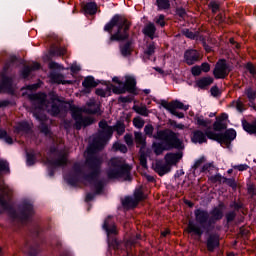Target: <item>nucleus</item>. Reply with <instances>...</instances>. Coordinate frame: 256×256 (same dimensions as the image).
<instances>
[{
  "label": "nucleus",
  "mask_w": 256,
  "mask_h": 256,
  "mask_svg": "<svg viewBox=\"0 0 256 256\" xmlns=\"http://www.w3.org/2000/svg\"><path fill=\"white\" fill-rule=\"evenodd\" d=\"M155 31H157V29L155 28V24L153 23L147 24L143 29L144 35H147V37H150V39H153Z\"/></svg>",
  "instance_id": "26"
},
{
  "label": "nucleus",
  "mask_w": 256,
  "mask_h": 256,
  "mask_svg": "<svg viewBox=\"0 0 256 256\" xmlns=\"http://www.w3.org/2000/svg\"><path fill=\"white\" fill-rule=\"evenodd\" d=\"M225 177L221 176L220 174H216L214 176H211L209 178V181H211V183H223V179Z\"/></svg>",
  "instance_id": "42"
},
{
  "label": "nucleus",
  "mask_w": 256,
  "mask_h": 256,
  "mask_svg": "<svg viewBox=\"0 0 256 256\" xmlns=\"http://www.w3.org/2000/svg\"><path fill=\"white\" fill-rule=\"evenodd\" d=\"M118 25V30L115 34H113L110 37V43L111 41H123L129 37V34L127 33L129 31V27H131V23L127 21V19L115 15L108 24L105 25L104 30L108 31V33H111L113 31V27Z\"/></svg>",
  "instance_id": "7"
},
{
  "label": "nucleus",
  "mask_w": 256,
  "mask_h": 256,
  "mask_svg": "<svg viewBox=\"0 0 256 256\" xmlns=\"http://www.w3.org/2000/svg\"><path fill=\"white\" fill-rule=\"evenodd\" d=\"M0 171H5L6 173H9V164L7 162L0 160Z\"/></svg>",
  "instance_id": "51"
},
{
  "label": "nucleus",
  "mask_w": 256,
  "mask_h": 256,
  "mask_svg": "<svg viewBox=\"0 0 256 256\" xmlns=\"http://www.w3.org/2000/svg\"><path fill=\"white\" fill-rule=\"evenodd\" d=\"M38 253H39V248L37 246L29 247V251H28L29 256H37Z\"/></svg>",
  "instance_id": "48"
},
{
  "label": "nucleus",
  "mask_w": 256,
  "mask_h": 256,
  "mask_svg": "<svg viewBox=\"0 0 256 256\" xmlns=\"http://www.w3.org/2000/svg\"><path fill=\"white\" fill-rule=\"evenodd\" d=\"M94 187L96 189V191H101L103 189V182L101 181H96L94 182Z\"/></svg>",
  "instance_id": "59"
},
{
  "label": "nucleus",
  "mask_w": 256,
  "mask_h": 256,
  "mask_svg": "<svg viewBox=\"0 0 256 256\" xmlns=\"http://www.w3.org/2000/svg\"><path fill=\"white\" fill-rule=\"evenodd\" d=\"M209 7H211L212 13H217V11H219V4H217V2H211Z\"/></svg>",
  "instance_id": "57"
},
{
  "label": "nucleus",
  "mask_w": 256,
  "mask_h": 256,
  "mask_svg": "<svg viewBox=\"0 0 256 256\" xmlns=\"http://www.w3.org/2000/svg\"><path fill=\"white\" fill-rule=\"evenodd\" d=\"M31 99L34 107L33 115L41 122L40 132L43 133L45 137H51V130L49 129V126L45 124L47 115H45L43 111H47L51 115H59L61 111V100L59 99V96L54 92H51L49 95L35 94Z\"/></svg>",
  "instance_id": "2"
},
{
  "label": "nucleus",
  "mask_w": 256,
  "mask_h": 256,
  "mask_svg": "<svg viewBox=\"0 0 256 256\" xmlns=\"http://www.w3.org/2000/svg\"><path fill=\"white\" fill-rule=\"evenodd\" d=\"M16 133H29L31 126L27 122L19 123L15 128Z\"/></svg>",
  "instance_id": "28"
},
{
  "label": "nucleus",
  "mask_w": 256,
  "mask_h": 256,
  "mask_svg": "<svg viewBox=\"0 0 256 256\" xmlns=\"http://www.w3.org/2000/svg\"><path fill=\"white\" fill-rule=\"evenodd\" d=\"M243 107H244L243 102H241V99H238V100L236 101V109H237L238 111L242 112L243 109H244Z\"/></svg>",
  "instance_id": "60"
},
{
  "label": "nucleus",
  "mask_w": 256,
  "mask_h": 256,
  "mask_svg": "<svg viewBox=\"0 0 256 256\" xmlns=\"http://www.w3.org/2000/svg\"><path fill=\"white\" fill-rule=\"evenodd\" d=\"M29 73H31V67L25 66L21 71L23 79H27L29 77Z\"/></svg>",
  "instance_id": "47"
},
{
  "label": "nucleus",
  "mask_w": 256,
  "mask_h": 256,
  "mask_svg": "<svg viewBox=\"0 0 256 256\" xmlns=\"http://www.w3.org/2000/svg\"><path fill=\"white\" fill-rule=\"evenodd\" d=\"M27 165H35V155L33 153H27Z\"/></svg>",
  "instance_id": "49"
},
{
  "label": "nucleus",
  "mask_w": 256,
  "mask_h": 256,
  "mask_svg": "<svg viewBox=\"0 0 256 256\" xmlns=\"http://www.w3.org/2000/svg\"><path fill=\"white\" fill-rule=\"evenodd\" d=\"M214 131H223L227 129V124L221 122V120H216L213 124Z\"/></svg>",
  "instance_id": "34"
},
{
  "label": "nucleus",
  "mask_w": 256,
  "mask_h": 256,
  "mask_svg": "<svg viewBox=\"0 0 256 256\" xmlns=\"http://www.w3.org/2000/svg\"><path fill=\"white\" fill-rule=\"evenodd\" d=\"M140 164L142 165V167H147V155H140Z\"/></svg>",
  "instance_id": "58"
},
{
  "label": "nucleus",
  "mask_w": 256,
  "mask_h": 256,
  "mask_svg": "<svg viewBox=\"0 0 256 256\" xmlns=\"http://www.w3.org/2000/svg\"><path fill=\"white\" fill-rule=\"evenodd\" d=\"M248 167L249 166H247L246 164H241V165L233 166V169H237L238 171H246Z\"/></svg>",
  "instance_id": "61"
},
{
  "label": "nucleus",
  "mask_w": 256,
  "mask_h": 256,
  "mask_svg": "<svg viewBox=\"0 0 256 256\" xmlns=\"http://www.w3.org/2000/svg\"><path fill=\"white\" fill-rule=\"evenodd\" d=\"M226 219L229 222L233 221L235 219V212H230L228 214H226Z\"/></svg>",
  "instance_id": "63"
},
{
  "label": "nucleus",
  "mask_w": 256,
  "mask_h": 256,
  "mask_svg": "<svg viewBox=\"0 0 256 256\" xmlns=\"http://www.w3.org/2000/svg\"><path fill=\"white\" fill-rule=\"evenodd\" d=\"M50 69H53V71L50 73V81L51 83H58L62 85H65V77L57 72L58 71H63V66L55 63V62H50L49 63Z\"/></svg>",
  "instance_id": "12"
},
{
  "label": "nucleus",
  "mask_w": 256,
  "mask_h": 256,
  "mask_svg": "<svg viewBox=\"0 0 256 256\" xmlns=\"http://www.w3.org/2000/svg\"><path fill=\"white\" fill-rule=\"evenodd\" d=\"M15 89H17V84H15L13 77L2 74V79L0 81V93H10L13 95V93H15Z\"/></svg>",
  "instance_id": "11"
},
{
  "label": "nucleus",
  "mask_w": 256,
  "mask_h": 256,
  "mask_svg": "<svg viewBox=\"0 0 256 256\" xmlns=\"http://www.w3.org/2000/svg\"><path fill=\"white\" fill-rule=\"evenodd\" d=\"M184 59L187 65H194V63H197V61H199V52H197L196 50H187L184 53Z\"/></svg>",
  "instance_id": "20"
},
{
  "label": "nucleus",
  "mask_w": 256,
  "mask_h": 256,
  "mask_svg": "<svg viewBox=\"0 0 256 256\" xmlns=\"http://www.w3.org/2000/svg\"><path fill=\"white\" fill-rule=\"evenodd\" d=\"M133 124L137 127V129H143V127L145 125V120H143L141 118H134Z\"/></svg>",
  "instance_id": "43"
},
{
  "label": "nucleus",
  "mask_w": 256,
  "mask_h": 256,
  "mask_svg": "<svg viewBox=\"0 0 256 256\" xmlns=\"http://www.w3.org/2000/svg\"><path fill=\"white\" fill-rule=\"evenodd\" d=\"M195 121L200 127H209L211 125V120H205L201 116H196Z\"/></svg>",
  "instance_id": "33"
},
{
  "label": "nucleus",
  "mask_w": 256,
  "mask_h": 256,
  "mask_svg": "<svg viewBox=\"0 0 256 256\" xmlns=\"http://www.w3.org/2000/svg\"><path fill=\"white\" fill-rule=\"evenodd\" d=\"M70 71L71 73H73V75L79 73V71H81V66L77 65V64H72L70 67Z\"/></svg>",
  "instance_id": "55"
},
{
  "label": "nucleus",
  "mask_w": 256,
  "mask_h": 256,
  "mask_svg": "<svg viewBox=\"0 0 256 256\" xmlns=\"http://www.w3.org/2000/svg\"><path fill=\"white\" fill-rule=\"evenodd\" d=\"M122 205L130 209L131 207L133 208L136 205H139V202L135 198L126 197L125 199L122 200Z\"/></svg>",
  "instance_id": "29"
},
{
  "label": "nucleus",
  "mask_w": 256,
  "mask_h": 256,
  "mask_svg": "<svg viewBox=\"0 0 256 256\" xmlns=\"http://www.w3.org/2000/svg\"><path fill=\"white\" fill-rule=\"evenodd\" d=\"M177 15H179V17H185V15H187V12L185 11L184 8H178Z\"/></svg>",
  "instance_id": "64"
},
{
  "label": "nucleus",
  "mask_w": 256,
  "mask_h": 256,
  "mask_svg": "<svg viewBox=\"0 0 256 256\" xmlns=\"http://www.w3.org/2000/svg\"><path fill=\"white\" fill-rule=\"evenodd\" d=\"M207 137L212 141H217L220 145H226V147H229V145H231V141L237 137V132L233 129H229L226 130L225 133L217 134L213 131H206V133H203L201 130H196L192 133L191 141L192 143H207Z\"/></svg>",
  "instance_id": "4"
},
{
  "label": "nucleus",
  "mask_w": 256,
  "mask_h": 256,
  "mask_svg": "<svg viewBox=\"0 0 256 256\" xmlns=\"http://www.w3.org/2000/svg\"><path fill=\"white\" fill-rule=\"evenodd\" d=\"M209 215H210L209 225H215L217 221H221V219H223V204H219L218 207L210 211Z\"/></svg>",
  "instance_id": "16"
},
{
  "label": "nucleus",
  "mask_w": 256,
  "mask_h": 256,
  "mask_svg": "<svg viewBox=\"0 0 256 256\" xmlns=\"http://www.w3.org/2000/svg\"><path fill=\"white\" fill-rule=\"evenodd\" d=\"M195 221H189L187 226V233L192 237H203V233H205V225H209L210 214L207 210H203L201 208L196 209L194 211Z\"/></svg>",
  "instance_id": "5"
},
{
  "label": "nucleus",
  "mask_w": 256,
  "mask_h": 256,
  "mask_svg": "<svg viewBox=\"0 0 256 256\" xmlns=\"http://www.w3.org/2000/svg\"><path fill=\"white\" fill-rule=\"evenodd\" d=\"M135 143L136 145H140L141 146V150L143 151V149H145V138L143 137V134L141 132H135Z\"/></svg>",
  "instance_id": "30"
},
{
  "label": "nucleus",
  "mask_w": 256,
  "mask_h": 256,
  "mask_svg": "<svg viewBox=\"0 0 256 256\" xmlns=\"http://www.w3.org/2000/svg\"><path fill=\"white\" fill-rule=\"evenodd\" d=\"M191 73L194 75V77H199V75H201V66L192 67Z\"/></svg>",
  "instance_id": "50"
},
{
  "label": "nucleus",
  "mask_w": 256,
  "mask_h": 256,
  "mask_svg": "<svg viewBox=\"0 0 256 256\" xmlns=\"http://www.w3.org/2000/svg\"><path fill=\"white\" fill-rule=\"evenodd\" d=\"M155 128H153V125L148 124L144 127V133L145 135H148V137H153V131Z\"/></svg>",
  "instance_id": "45"
},
{
  "label": "nucleus",
  "mask_w": 256,
  "mask_h": 256,
  "mask_svg": "<svg viewBox=\"0 0 256 256\" xmlns=\"http://www.w3.org/2000/svg\"><path fill=\"white\" fill-rule=\"evenodd\" d=\"M206 245H207L208 251L213 253L215 249L219 247V235L211 234L207 239Z\"/></svg>",
  "instance_id": "21"
},
{
  "label": "nucleus",
  "mask_w": 256,
  "mask_h": 256,
  "mask_svg": "<svg viewBox=\"0 0 256 256\" xmlns=\"http://www.w3.org/2000/svg\"><path fill=\"white\" fill-rule=\"evenodd\" d=\"M161 105L162 107H164V109H167V111H169L172 115H175L179 119H183V117H185V114H183V112H177V109H183L184 111H187V109H189V107L185 106V104H183L179 100H175L172 102L162 101Z\"/></svg>",
  "instance_id": "9"
},
{
  "label": "nucleus",
  "mask_w": 256,
  "mask_h": 256,
  "mask_svg": "<svg viewBox=\"0 0 256 256\" xmlns=\"http://www.w3.org/2000/svg\"><path fill=\"white\" fill-rule=\"evenodd\" d=\"M181 159H183L182 151H178L176 153L170 152L164 156L165 163H167L170 166V168L173 167V165H177V163H179Z\"/></svg>",
  "instance_id": "15"
},
{
  "label": "nucleus",
  "mask_w": 256,
  "mask_h": 256,
  "mask_svg": "<svg viewBox=\"0 0 256 256\" xmlns=\"http://www.w3.org/2000/svg\"><path fill=\"white\" fill-rule=\"evenodd\" d=\"M137 85V82L135 81V78L131 76H126L125 83L123 84L122 87H117V86H111L112 91L116 95H123V93H135V87Z\"/></svg>",
  "instance_id": "10"
},
{
  "label": "nucleus",
  "mask_w": 256,
  "mask_h": 256,
  "mask_svg": "<svg viewBox=\"0 0 256 256\" xmlns=\"http://www.w3.org/2000/svg\"><path fill=\"white\" fill-rule=\"evenodd\" d=\"M5 139L6 143H9L11 145L13 143V139L9 136H7V132L5 130H0V139Z\"/></svg>",
  "instance_id": "44"
},
{
  "label": "nucleus",
  "mask_w": 256,
  "mask_h": 256,
  "mask_svg": "<svg viewBox=\"0 0 256 256\" xmlns=\"http://www.w3.org/2000/svg\"><path fill=\"white\" fill-rule=\"evenodd\" d=\"M50 151L52 153H58L59 157L55 161L48 160V165H50L51 167H60V165H63V163H65V152H60L55 147L50 148Z\"/></svg>",
  "instance_id": "19"
},
{
  "label": "nucleus",
  "mask_w": 256,
  "mask_h": 256,
  "mask_svg": "<svg viewBox=\"0 0 256 256\" xmlns=\"http://www.w3.org/2000/svg\"><path fill=\"white\" fill-rule=\"evenodd\" d=\"M84 113H88L89 115H95L99 111H101V105L95 102L94 99H90L83 108Z\"/></svg>",
  "instance_id": "18"
},
{
  "label": "nucleus",
  "mask_w": 256,
  "mask_h": 256,
  "mask_svg": "<svg viewBox=\"0 0 256 256\" xmlns=\"http://www.w3.org/2000/svg\"><path fill=\"white\" fill-rule=\"evenodd\" d=\"M97 85L95 82V78L93 76H88L82 82V86L84 87L83 93H91V89H93Z\"/></svg>",
  "instance_id": "23"
},
{
  "label": "nucleus",
  "mask_w": 256,
  "mask_h": 256,
  "mask_svg": "<svg viewBox=\"0 0 256 256\" xmlns=\"http://www.w3.org/2000/svg\"><path fill=\"white\" fill-rule=\"evenodd\" d=\"M0 205L3 207V209L8 211L12 219H19V221H27V219H29L34 213L33 203H31V200L27 199L23 200L19 204L18 212L11 208V205H9V203L3 199V196H0Z\"/></svg>",
  "instance_id": "6"
},
{
  "label": "nucleus",
  "mask_w": 256,
  "mask_h": 256,
  "mask_svg": "<svg viewBox=\"0 0 256 256\" xmlns=\"http://www.w3.org/2000/svg\"><path fill=\"white\" fill-rule=\"evenodd\" d=\"M156 3L159 9H169L171 7L169 0H156Z\"/></svg>",
  "instance_id": "37"
},
{
  "label": "nucleus",
  "mask_w": 256,
  "mask_h": 256,
  "mask_svg": "<svg viewBox=\"0 0 256 256\" xmlns=\"http://www.w3.org/2000/svg\"><path fill=\"white\" fill-rule=\"evenodd\" d=\"M113 149H114V151H120L121 153H127V146H125V144L115 143L113 145Z\"/></svg>",
  "instance_id": "40"
},
{
  "label": "nucleus",
  "mask_w": 256,
  "mask_h": 256,
  "mask_svg": "<svg viewBox=\"0 0 256 256\" xmlns=\"http://www.w3.org/2000/svg\"><path fill=\"white\" fill-rule=\"evenodd\" d=\"M100 131L97 136L92 139V143L89 145L85 152V167H88L92 172L89 176H86L87 181H93L99 177L101 173V165H103V156L97 155V151H101L105 147V139L113 135V128H111L107 121L102 120L99 122Z\"/></svg>",
  "instance_id": "1"
},
{
  "label": "nucleus",
  "mask_w": 256,
  "mask_h": 256,
  "mask_svg": "<svg viewBox=\"0 0 256 256\" xmlns=\"http://www.w3.org/2000/svg\"><path fill=\"white\" fill-rule=\"evenodd\" d=\"M124 141H125L126 145H128V146L133 145V135H131V134H126V135L124 136Z\"/></svg>",
  "instance_id": "53"
},
{
  "label": "nucleus",
  "mask_w": 256,
  "mask_h": 256,
  "mask_svg": "<svg viewBox=\"0 0 256 256\" xmlns=\"http://www.w3.org/2000/svg\"><path fill=\"white\" fill-rule=\"evenodd\" d=\"M134 199L139 203V201H143L145 199V194H143V189L138 188L134 192Z\"/></svg>",
  "instance_id": "36"
},
{
  "label": "nucleus",
  "mask_w": 256,
  "mask_h": 256,
  "mask_svg": "<svg viewBox=\"0 0 256 256\" xmlns=\"http://www.w3.org/2000/svg\"><path fill=\"white\" fill-rule=\"evenodd\" d=\"M229 73H231V70L229 69L227 62L225 60H219L213 70L215 79H225Z\"/></svg>",
  "instance_id": "14"
},
{
  "label": "nucleus",
  "mask_w": 256,
  "mask_h": 256,
  "mask_svg": "<svg viewBox=\"0 0 256 256\" xmlns=\"http://www.w3.org/2000/svg\"><path fill=\"white\" fill-rule=\"evenodd\" d=\"M153 169L160 177H163V175H166V173H169L171 171V168L169 164L163 163L161 160H156V162L153 164Z\"/></svg>",
  "instance_id": "17"
},
{
  "label": "nucleus",
  "mask_w": 256,
  "mask_h": 256,
  "mask_svg": "<svg viewBox=\"0 0 256 256\" xmlns=\"http://www.w3.org/2000/svg\"><path fill=\"white\" fill-rule=\"evenodd\" d=\"M246 69L249 71V73H250L251 75H256V68L254 67L253 64L248 63V64L246 65Z\"/></svg>",
  "instance_id": "56"
},
{
  "label": "nucleus",
  "mask_w": 256,
  "mask_h": 256,
  "mask_svg": "<svg viewBox=\"0 0 256 256\" xmlns=\"http://www.w3.org/2000/svg\"><path fill=\"white\" fill-rule=\"evenodd\" d=\"M154 139L164 141V145L157 142L152 144V149L157 156L163 155L164 151H171V149H184L183 142L179 140L175 132L169 129L158 131Z\"/></svg>",
  "instance_id": "3"
},
{
  "label": "nucleus",
  "mask_w": 256,
  "mask_h": 256,
  "mask_svg": "<svg viewBox=\"0 0 256 256\" xmlns=\"http://www.w3.org/2000/svg\"><path fill=\"white\" fill-rule=\"evenodd\" d=\"M0 191H1L2 195L7 196V195H9V191H11V190L7 186H2V187H0Z\"/></svg>",
  "instance_id": "62"
},
{
  "label": "nucleus",
  "mask_w": 256,
  "mask_h": 256,
  "mask_svg": "<svg viewBox=\"0 0 256 256\" xmlns=\"http://www.w3.org/2000/svg\"><path fill=\"white\" fill-rule=\"evenodd\" d=\"M130 172L131 166L125 162V159L114 157L108 161V179H119V177H123V175H129Z\"/></svg>",
  "instance_id": "8"
},
{
  "label": "nucleus",
  "mask_w": 256,
  "mask_h": 256,
  "mask_svg": "<svg viewBox=\"0 0 256 256\" xmlns=\"http://www.w3.org/2000/svg\"><path fill=\"white\" fill-rule=\"evenodd\" d=\"M156 24L160 25V27H165V16L163 14L156 18Z\"/></svg>",
  "instance_id": "54"
},
{
  "label": "nucleus",
  "mask_w": 256,
  "mask_h": 256,
  "mask_svg": "<svg viewBox=\"0 0 256 256\" xmlns=\"http://www.w3.org/2000/svg\"><path fill=\"white\" fill-rule=\"evenodd\" d=\"M73 118L76 121L75 128L78 130L82 127H89V125H93V118L89 116H83V112L81 110H76L73 113Z\"/></svg>",
  "instance_id": "13"
},
{
  "label": "nucleus",
  "mask_w": 256,
  "mask_h": 256,
  "mask_svg": "<svg viewBox=\"0 0 256 256\" xmlns=\"http://www.w3.org/2000/svg\"><path fill=\"white\" fill-rule=\"evenodd\" d=\"M121 54L124 57H127V55H131V43L127 42L121 47Z\"/></svg>",
  "instance_id": "35"
},
{
  "label": "nucleus",
  "mask_w": 256,
  "mask_h": 256,
  "mask_svg": "<svg viewBox=\"0 0 256 256\" xmlns=\"http://www.w3.org/2000/svg\"><path fill=\"white\" fill-rule=\"evenodd\" d=\"M153 53H155V44L151 43L147 46L146 50L144 51V54L147 57H151V55H153Z\"/></svg>",
  "instance_id": "41"
},
{
  "label": "nucleus",
  "mask_w": 256,
  "mask_h": 256,
  "mask_svg": "<svg viewBox=\"0 0 256 256\" xmlns=\"http://www.w3.org/2000/svg\"><path fill=\"white\" fill-rule=\"evenodd\" d=\"M182 33L185 35V37H188V39H195V37H197V34L189 29H184Z\"/></svg>",
  "instance_id": "46"
},
{
  "label": "nucleus",
  "mask_w": 256,
  "mask_h": 256,
  "mask_svg": "<svg viewBox=\"0 0 256 256\" xmlns=\"http://www.w3.org/2000/svg\"><path fill=\"white\" fill-rule=\"evenodd\" d=\"M200 69L204 73H209V71H211V65H209V63H207V62H204L201 64Z\"/></svg>",
  "instance_id": "52"
},
{
  "label": "nucleus",
  "mask_w": 256,
  "mask_h": 256,
  "mask_svg": "<svg viewBox=\"0 0 256 256\" xmlns=\"http://www.w3.org/2000/svg\"><path fill=\"white\" fill-rule=\"evenodd\" d=\"M213 78L212 77H204L196 81V85L199 89H207L209 85H212Z\"/></svg>",
  "instance_id": "25"
},
{
  "label": "nucleus",
  "mask_w": 256,
  "mask_h": 256,
  "mask_svg": "<svg viewBox=\"0 0 256 256\" xmlns=\"http://www.w3.org/2000/svg\"><path fill=\"white\" fill-rule=\"evenodd\" d=\"M83 9L88 15H95L97 13V4L95 2H89L84 5Z\"/></svg>",
  "instance_id": "27"
},
{
  "label": "nucleus",
  "mask_w": 256,
  "mask_h": 256,
  "mask_svg": "<svg viewBox=\"0 0 256 256\" xmlns=\"http://www.w3.org/2000/svg\"><path fill=\"white\" fill-rule=\"evenodd\" d=\"M134 111L138 113V115H142L143 117L149 116V110L145 106H134Z\"/></svg>",
  "instance_id": "32"
},
{
  "label": "nucleus",
  "mask_w": 256,
  "mask_h": 256,
  "mask_svg": "<svg viewBox=\"0 0 256 256\" xmlns=\"http://www.w3.org/2000/svg\"><path fill=\"white\" fill-rule=\"evenodd\" d=\"M244 93H245L247 99L250 101V103H253V101H255L256 91L253 90V88H247Z\"/></svg>",
  "instance_id": "31"
},
{
  "label": "nucleus",
  "mask_w": 256,
  "mask_h": 256,
  "mask_svg": "<svg viewBox=\"0 0 256 256\" xmlns=\"http://www.w3.org/2000/svg\"><path fill=\"white\" fill-rule=\"evenodd\" d=\"M242 127L246 133L250 135L256 134V120L252 123L247 122V120H242Z\"/></svg>",
  "instance_id": "24"
},
{
  "label": "nucleus",
  "mask_w": 256,
  "mask_h": 256,
  "mask_svg": "<svg viewBox=\"0 0 256 256\" xmlns=\"http://www.w3.org/2000/svg\"><path fill=\"white\" fill-rule=\"evenodd\" d=\"M222 183H225L229 187H232V189H237V182H235L234 178L229 179V178L224 177Z\"/></svg>",
  "instance_id": "39"
},
{
  "label": "nucleus",
  "mask_w": 256,
  "mask_h": 256,
  "mask_svg": "<svg viewBox=\"0 0 256 256\" xmlns=\"http://www.w3.org/2000/svg\"><path fill=\"white\" fill-rule=\"evenodd\" d=\"M103 229H105L108 237H111V235H117V227L115 226L113 220H111V217H108L104 221Z\"/></svg>",
  "instance_id": "22"
},
{
  "label": "nucleus",
  "mask_w": 256,
  "mask_h": 256,
  "mask_svg": "<svg viewBox=\"0 0 256 256\" xmlns=\"http://www.w3.org/2000/svg\"><path fill=\"white\" fill-rule=\"evenodd\" d=\"M114 131H117L118 135H123V133H125V124L122 122H117L114 126Z\"/></svg>",
  "instance_id": "38"
}]
</instances>
